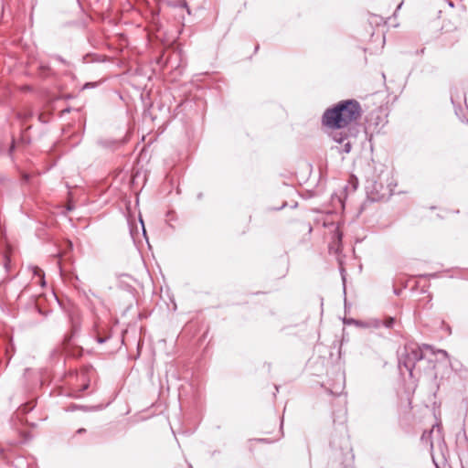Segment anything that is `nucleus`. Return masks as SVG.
<instances>
[{
	"mask_svg": "<svg viewBox=\"0 0 468 468\" xmlns=\"http://www.w3.org/2000/svg\"><path fill=\"white\" fill-rule=\"evenodd\" d=\"M32 271H33V273H34L35 275H37V276H39L41 279H43L44 274H43L42 271H41L38 267H37V266L33 267V268H32Z\"/></svg>",
	"mask_w": 468,
	"mask_h": 468,
	"instance_id": "3",
	"label": "nucleus"
},
{
	"mask_svg": "<svg viewBox=\"0 0 468 468\" xmlns=\"http://www.w3.org/2000/svg\"><path fill=\"white\" fill-rule=\"evenodd\" d=\"M182 6H183V7H185V8H186V9H187L188 14H190V11H189V9H188L187 4H186V2H184V3L182 4Z\"/></svg>",
	"mask_w": 468,
	"mask_h": 468,
	"instance_id": "9",
	"label": "nucleus"
},
{
	"mask_svg": "<svg viewBox=\"0 0 468 468\" xmlns=\"http://www.w3.org/2000/svg\"><path fill=\"white\" fill-rule=\"evenodd\" d=\"M437 354H438V355H440V356H442V357H444V358H447V357H448V354H447V352H446V351H444V350H438Z\"/></svg>",
	"mask_w": 468,
	"mask_h": 468,
	"instance_id": "6",
	"label": "nucleus"
},
{
	"mask_svg": "<svg viewBox=\"0 0 468 468\" xmlns=\"http://www.w3.org/2000/svg\"><path fill=\"white\" fill-rule=\"evenodd\" d=\"M350 150H351V144H350V143H346V144H345V145H344V151H345L346 153H349V152H350Z\"/></svg>",
	"mask_w": 468,
	"mask_h": 468,
	"instance_id": "5",
	"label": "nucleus"
},
{
	"mask_svg": "<svg viewBox=\"0 0 468 468\" xmlns=\"http://www.w3.org/2000/svg\"><path fill=\"white\" fill-rule=\"evenodd\" d=\"M97 340H98V342H99V343L102 344V343H104V342L106 341V338H103V337H98V339H97Z\"/></svg>",
	"mask_w": 468,
	"mask_h": 468,
	"instance_id": "8",
	"label": "nucleus"
},
{
	"mask_svg": "<svg viewBox=\"0 0 468 468\" xmlns=\"http://www.w3.org/2000/svg\"><path fill=\"white\" fill-rule=\"evenodd\" d=\"M394 319L393 318H388L387 320H385L384 322V325L388 328H391L393 326V324H394Z\"/></svg>",
	"mask_w": 468,
	"mask_h": 468,
	"instance_id": "4",
	"label": "nucleus"
},
{
	"mask_svg": "<svg viewBox=\"0 0 468 468\" xmlns=\"http://www.w3.org/2000/svg\"><path fill=\"white\" fill-rule=\"evenodd\" d=\"M361 115L360 104L356 100H346L327 109L323 115V124L333 129L346 127Z\"/></svg>",
	"mask_w": 468,
	"mask_h": 468,
	"instance_id": "1",
	"label": "nucleus"
},
{
	"mask_svg": "<svg viewBox=\"0 0 468 468\" xmlns=\"http://www.w3.org/2000/svg\"><path fill=\"white\" fill-rule=\"evenodd\" d=\"M431 350L429 346L420 347L417 345L410 344L405 346V354L399 360V365L403 366L411 377H413V370L416 363L424 357L423 350Z\"/></svg>",
	"mask_w": 468,
	"mask_h": 468,
	"instance_id": "2",
	"label": "nucleus"
},
{
	"mask_svg": "<svg viewBox=\"0 0 468 468\" xmlns=\"http://www.w3.org/2000/svg\"><path fill=\"white\" fill-rule=\"evenodd\" d=\"M334 139H335V141H336L338 143H342L343 142V137L342 136H340V137L334 136Z\"/></svg>",
	"mask_w": 468,
	"mask_h": 468,
	"instance_id": "7",
	"label": "nucleus"
}]
</instances>
